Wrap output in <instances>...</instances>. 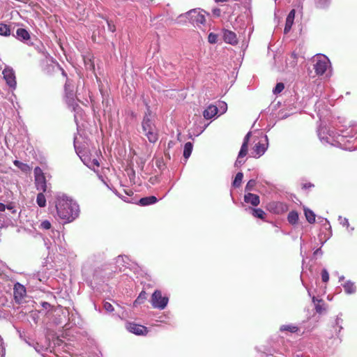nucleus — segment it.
<instances>
[{"instance_id": "nucleus-1", "label": "nucleus", "mask_w": 357, "mask_h": 357, "mask_svg": "<svg viewBox=\"0 0 357 357\" xmlns=\"http://www.w3.org/2000/svg\"><path fill=\"white\" fill-rule=\"evenodd\" d=\"M56 208L59 218L64 222H71L79 215V208L75 201L64 194L56 197Z\"/></svg>"}, {"instance_id": "nucleus-2", "label": "nucleus", "mask_w": 357, "mask_h": 357, "mask_svg": "<svg viewBox=\"0 0 357 357\" xmlns=\"http://www.w3.org/2000/svg\"><path fill=\"white\" fill-rule=\"evenodd\" d=\"M340 134L335 137L333 131L327 132L326 128H322L318 130V136L323 144H330L335 145L336 143L341 145L344 142V138H355L357 139V123H352L348 128H339Z\"/></svg>"}, {"instance_id": "nucleus-3", "label": "nucleus", "mask_w": 357, "mask_h": 357, "mask_svg": "<svg viewBox=\"0 0 357 357\" xmlns=\"http://www.w3.org/2000/svg\"><path fill=\"white\" fill-rule=\"evenodd\" d=\"M142 128L144 135L147 137L149 142L154 144L158 141V129L154 123V120L149 107L143 118Z\"/></svg>"}, {"instance_id": "nucleus-4", "label": "nucleus", "mask_w": 357, "mask_h": 357, "mask_svg": "<svg viewBox=\"0 0 357 357\" xmlns=\"http://www.w3.org/2000/svg\"><path fill=\"white\" fill-rule=\"evenodd\" d=\"M65 97L66 103L69 108L75 112L74 119L75 121L77 124L79 119L82 116V109L77 102V100L75 97L73 91V86H72L68 82L65 84Z\"/></svg>"}, {"instance_id": "nucleus-5", "label": "nucleus", "mask_w": 357, "mask_h": 357, "mask_svg": "<svg viewBox=\"0 0 357 357\" xmlns=\"http://www.w3.org/2000/svg\"><path fill=\"white\" fill-rule=\"evenodd\" d=\"M314 69L317 75H322L331 68L329 59L324 54H317L314 57Z\"/></svg>"}, {"instance_id": "nucleus-6", "label": "nucleus", "mask_w": 357, "mask_h": 357, "mask_svg": "<svg viewBox=\"0 0 357 357\" xmlns=\"http://www.w3.org/2000/svg\"><path fill=\"white\" fill-rule=\"evenodd\" d=\"M169 302V298L167 296H162V292L159 290H155L151 298V303L153 308L164 310Z\"/></svg>"}, {"instance_id": "nucleus-7", "label": "nucleus", "mask_w": 357, "mask_h": 357, "mask_svg": "<svg viewBox=\"0 0 357 357\" xmlns=\"http://www.w3.org/2000/svg\"><path fill=\"white\" fill-rule=\"evenodd\" d=\"M192 24L195 26H199L204 24L206 21L203 10L193 9L186 13Z\"/></svg>"}, {"instance_id": "nucleus-8", "label": "nucleus", "mask_w": 357, "mask_h": 357, "mask_svg": "<svg viewBox=\"0 0 357 357\" xmlns=\"http://www.w3.org/2000/svg\"><path fill=\"white\" fill-rule=\"evenodd\" d=\"M35 184L38 190L47 191V183L45 175L39 167L34 169Z\"/></svg>"}, {"instance_id": "nucleus-9", "label": "nucleus", "mask_w": 357, "mask_h": 357, "mask_svg": "<svg viewBox=\"0 0 357 357\" xmlns=\"http://www.w3.org/2000/svg\"><path fill=\"white\" fill-rule=\"evenodd\" d=\"M268 147V141L267 135L264 136V142H259L253 147L251 153L252 156L255 158H259L263 155Z\"/></svg>"}, {"instance_id": "nucleus-10", "label": "nucleus", "mask_w": 357, "mask_h": 357, "mask_svg": "<svg viewBox=\"0 0 357 357\" xmlns=\"http://www.w3.org/2000/svg\"><path fill=\"white\" fill-rule=\"evenodd\" d=\"M251 135V132H249L245 136L243 144L241 147L240 151L238 155V158L236 160L235 165L236 167L241 165L245 162V160L243 158L247 155L248 151V142L250 140V137Z\"/></svg>"}, {"instance_id": "nucleus-11", "label": "nucleus", "mask_w": 357, "mask_h": 357, "mask_svg": "<svg viewBox=\"0 0 357 357\" xmlns=\"http://www.w3.org/2000/svg\"><path fill=\"white\" fill-rule=\"evenodd\" d=\"M77 155H79L81 160L89 168L96 171V167H99L100 162L97 158H91V157L87 154L82 153L80 151L77 150Z\"/></svg>"}, {"instance_id": "nucleus-12", "label": "nucleus", "mask_w": 357, "mask_h": 357, "mask_svg": "<svg viewBox=\"0 0 357 357\" xmlns=\"http://www.w3.org/2000/svg\"><path fill=\"white\" fill-rule=\"evenodd\" d=\"M126 328L129 332L137 335H146L148 333L146 327L135 323H127Z\"/></svg>"}, {"instance_id": "nucleus-13", "label": "nucleus", "mask_w": 357, "mask_h": 357, "mask_svg": "<svg viewBox=\"0 0 357 357\" xmlns=\"http://www.w3.org/2000/svg\"><path fill=\"white\" fill-rule=\"evenodd\" d=\"M3 78L6 80L7 84L12 89L16 87V80L15 73L13 69L6 68L3 70Z\"/></svg>"}, {"instance_id": "nucleus-14", "label": "nucleus", "mask_w": 357, "mask_h": 357, "mask_svg": "<svg viewBox=\"0 0 357 357\" xmlns=\"http://www.w3.org/2000/svg\"><path fill=\"white\" fill-rule=\"evenodd\" d=\"M223 39L225 43L233 45L237 44L238 43L236 33L227 29L223 31Z\"/></svg>"}, {"instance_id": "nucleus-15", "label": "nucleus", "mask_w": 357, "mask_h": 357, "mask_svg": "<svg viewBox=\"0 0 357 357\" xmlns=\"http://www.w3.org/2000/svg\"><path fill=\"white\" fill-rule=\"evenodd\" d=\"M269 210L274 213L280 214L286 211L287 206L282 202H273L269 204Z\"/></svg>"}, {"instance_id": "nucleus-16", "label": "nucleus", "mask_w": 357, "mask_h": 357, "mask_svg": "<svg viewBox=\"0 0 357 357\" xmlns=\"http://www.w3.org/2000/svg\"><path fill=\"white\" fill-rule=\"evenodd\" d=\"M244 201L245 203L250 204L254 206H257L260 203L259 197L257 195L248 192L244 195Z\"/></svg>"}, {"instance_id": "nucleus-17", "label": "nucleus", "mask_w": 357, "mask_h": 357, "mask_svg": "<svg viewBox=\"0 0 357 357\" xmlns=\"http://www.w3.org/2000/svg\"><path fill=\"white\" fill-rule=\"evenodd\" d=\"M26 294L25 287L20 283L14 287V296L16 300H21Z\"/></svg>"}, {"instance_id": "nucleus-18", "label": "nucleus", "mask_w": 357, "mask_h": 357, "mask_svg": "<svg viewBox=\"0 0 357 357\" xmlns=\"http://www.w3.org/2000/svg\"><path fill=\"white\" fill-rule=\"evenodd\" d=\"M218 112V107L211 105L204 111L203 116L206 119H211L217 114Z\"/></svg>"}, {"instance_id": "nucleus-19", "label": "nucleus", "mask_w": 357, "mask_h": 357, "mask_svg": "<svg viewBox=\"0 0 357 357\" xmlns=\"http://www.w3.org/2000/svg\"><path fill=\"white\" fill-rule=\"evenodd\" d=\"M342 286L347 294H353L356 291L355 283L351 280H347Z\"/></svg>"}, {"instance_id": "nucleus-20", "label": "nucleus", "mask_w": 357, "mask_h": 357, "mask_svg": "<svg viewBox=\"0 0 357 357\" xmlns=\"http://www.w3.org/2000/svg\"><path fill=\"white\" fill-rule=\"evenodd\" d=\"M312 302L315 305L317 312L321 314L326 310L325 304L321 299L319 300L315 296H312Z\"/></svg>"}, {"instance_id": "nucleus-21", "label": "nucleus", "mask_w": 357, "mask_h": 357, "mask_svg": "<svg viewBox=\"0 0 357 357\" xmlns=\"http://www.w3.org/2000/svg\"><path fill=\"white\" fill-rule=\"evenodd\" d=\"M16 37L22 41H26L30 38V35L25 29L20 28L16 31Z\"/></svg>"}, {"instance_id": "nucleus-22", "label": "nucleus", "mask_w": 357, "mask_h": 357, "mask_svg": "<svg viewBox=\"0 0 357 357\" xmlns=\"http://www.w3.org/2000/svg\"><path fill=\"white\" fill-rule=\"evenodd\" d=\"M158 202L157 198L155 196H149L141 198L139 203L141 206H149L155 204Z\"/></svg>"}, {"instance_id": "nucleus-23", "label": "nucleus", "mask_w": 357, "mask_h": 357, "mask_svg": "<svg viewBox=\"0 0 357 357\" xmlns=\"http://www.w3.org/2000/svg\"><path fill=\"white\" fill-rule=\"evenodd\" d=\"M280 331H289L291 333H298L299 328L294 324L282 325L280 328Z\"/></svg>"}, {"instance_id": "nucleus-24", "label": "nucleus", "mask_w": 357, "mask_h": 357, "mask_svg": "<svg viewBox=\"0 0 357 357\" xmlns=\"http://www.w3.org/2000/svg\"><path fill=\"white\" fill-rule=\"evenodd\" d=\"M338 221L341 225L347 227V231L349 233L351 234L353 232V231L354 230V227H350L349 220L347 218H343L342 216L340 215L338 217Z\"/></svg>"}, {"instance_id": "nucleus-25", "label": "nucleus", "mask_w": 357, "mask_h": 357, "mask_svg": "<svg viewBox=\"0 0 357 357\" xmlns=\"http://www.w3.org/2000/svg\"><path fill=\"white\" fill-rule=\"evenodd\" d=\"M304 213L307 222L310 224L315 222V214L314 213L307 208H304Z\"/></svg>"}, {"instance_id": "nucleus-26", "label": "nucleus", "mask_w": 357, "mask_h": 357, "mask_svg": "<svg viewBox=\"0 0 357 357\" xmlns=\"http://www.w3.org/2000/svg\"><path fill=\"white\" fill-rule=\"evenodd\" d=\"M10 35V26L6 24L0 23V36L8 37Z\"/></svg>"}, {"instance_id": "nucleus-27", "label": "nucleus", "mask_w": 357, "mask_h": 357, "mask_svg": "<svg viewBox=\"0 0 357 357\" xmlns=\"http://www.w3.org/2000/svg\"><path fill=\"white\" fill-rule=\"evenodd\" d=\"M193 145L191 142H187L184 145L183 157L187 160L192 151Z\"/></svg>"}, {"instance_id": "nucleus-28", "label": "nucleus", "mask_w": 357, "mask_h": 357, "mask_svg": "<svg viewBox=\"0 0 357 357\" xmlns=\"http://www.w3.org/2000/svg\"><path fill=\"white\" fill-rule=\"evenodd\" d=\"M253 216L256 217V218H260L261 220L264 219L265 218V213L264 211L261 209V208H248Z\"/></svg>"}, {"instance_id": "nucleus-29", "label": "nucleus", "mask_w": 357, "mask_h": 357, "mask_svg": "<svg viewBox=\"0 0 357 357\" xmlns=\"http://www.w3.org/2000/svg\"><path fill=\"white\" fill-rule=\"evenodd\" d=\"M288 222L290 224L294 225L298 222V214L296 211H292L289 212L287 216Z\"/></svg>"}, {"instance_id": "nucleus-30", "label": "nucleus", "mask_w": 357, "mask_h": 357, "mask_svg": "<svg viewBox=\"0 0 357 357\" xmlns=\"http://www.w3.org/2000/svg\"><path fill=\"white\" fill-rule=\"evenodd\" d=\"M13 163L17 167L24 172H27L30 170L29 166L26 163H23L17 160H14Z\"/></svg>"}, {"instance_id": "nucleus-31", "label": "nucleus", "mask_w": 357, "mask_h": 357, "mask_svg": "<svg viewBox=\"0 0 357 357\" xmlns=\"http://www.w3.org/2000/svg\"><path fill=\"white\" fill-rule=\"evenodd\" d=\"M43 192H44L38 193L36 198L37 204L42 208L46 206V199Z\"/></svg>"}, {"instance_id": "nucleus-32", "label": "nucleus", "mask_w": 357, "mask_h": 357, "mask_svg": "<svg viewBox=\"0 0 357 357\" xmlns=\"http://www.w3.org/2000/svg\"><path fill=\"white\" fill-rule=\"evenodd\" d=\"M243 178V173H241V172L237 173L235 176V178L233 181V183H232L233 186L235 188H238L241 184Z\"/></svg>"}, {"instance_id": "nucleus-33", "label": "nucleus", "mask_w": 357, "mask_h": 357, "mask_svg": "<svg viewBox=\"0 0 357 357\" xmlns=\"http://www.w3.org/2000/svg\"><path fill=\"white\" fill-rule=\"evenodd\" d=\"M146 294L145 291H142L139 295L138 296V297L137 298V299L134 302V305H137V304H141L142 303L144 300L146 299Z\"/></svg>"}, {"instance_id": "nucleus-34", "label": "nucleus", "mask_w": 357, "mask_h": 357, "mask_svg": "<svg viewBox=\"0 0 357 357\" xmlns=\"http://www.w3.org/2000/svg\"><path fill=\"white\" fill-rule=\"evenodd\" d=\"M315 3L317 7L324 8L329 5L330 0H315Z\"/></svg>"}, {"instance_id": "nucleus-35", "label": "nucleus", "mask_w": 357, "mask_h": 357, "mask_svg": "<svg viewBox=\"0 0 357 357\" xmlns=\"http://www.w3.org/2000/svg\"><path fill=\"white\" fill-rule=\"evenodd\" d=\"M284 86L283 83H278L273 90L274 94H278L283 91Z\"/></svg>"}, {"instance_id": "nucleus-36", "label": "nucleus", "mask_w": 357, "mask_h": 357, "mask_svg": "<svg viewBox=\"0 0 357 357\" xmlns=\"http://www.w3.org/2000/svg\"><path fill=\"white\" fill-rule=\"evenodd\" d=\"M218 111H220V114H224L227 112V105L226 102H220L218 103Z\"/></svg>"}, {"instance_id": "nucleus-37", "label": "nucleus", "mask_w": 357, "mask_h": 357, "mask_svg": "<svg viewBox=\"0 0 357 357\" xmlns=\"http://www.w3.org/2000/svg\"><path fill=\"white\" fill-rule=\"evenodd\" d=\"M256 185V181L254 180V179H251L250 180L247 184H246V186H245V191H251L254 189V187Z\"/></svg>"}, {"instance_id": "nucleus-38", "label": "nucleus", "mask_w": 357, "mask_h": 357, "mask_svg": "<svg viewBox=\"0 0 357 357\" xmlns=\"http://www.w3.org/2000/svg\"><path fill=\"white\" fill-rule=\"evenodd\" d=\"M294 21L286 19L285 26L284 29V33H287L291 29Z\"/></svg>"}, {"instance_id": "nucleus-39", "label": "nucleus", "mask_w": 357, "mask_h": 357, "mask_svg": "<svg viewBox=\"0 0 357 357\" xmlns=\"http://www.w3.org/2000/svg\"><path fill=\"white\" fill-rule=\"evenodd\" d=\"M103 307L107 312H112L114 311V306L109 302L107 301L104 302Z\"/></svg>"}, {"instance_id": "nucleus-40", "label": "nucleus", "mask_w": 357, "mask_h": 357, "mask_svg": "<svg viewBox=\"0 0 357 357\" xmlns=\"http://www.w3.org/2000/svg\"><path fill=\"white\" fill-rule=\"evenodd\" d=\"M208 42L215 44L218 41V35L214 33H210L208 36Z\"/></svg>"}, {"instance_id": "nucleus-41", "label": "nucleus", "mask_w": 357, "mask_h": 357, "mask_svg": "<svg viewBox=\"0 0 357 357\" xmlns=\"http://www.w3.org/2000/svg\"><path fill=\"white\" fill-rule=\"evenodd\" d=\"M82 274L85 277L86 281L87 282L91 284L93 280H94V276H93V278H91L90 275H89L86 270H83Z\"/></svg>"}, {"instance_id": "nucleus-42", "label": "nucleus", "mask_w": 357, "mask_h": 357, "mask_svg": "<svg viewBox=\"0 0 357 357\" xmlns=\"http://www.w3.org/2000/svg\"><path fill=\"white\" fill-rule=\"evenodd\" d=\"M40 227L43 229H49L51 227V223L48 220H44L40 223Z\"/></svg>"}, {"instance_id": "nucleus-43", "label": "nucleus", "mask_w": 357, "mask_h": 357, "mask_svg": "<svg viewBox=\"0 0 357 357\" xmlns=\"http://www.w3.org/2000/svg\"><path fill=\"white\" fill-rule=\"evenodd\" d=\"M321 278L323 282H327L329 280V274L326 269H324L321 273Z\"/></svg>"}, {"instance_id": "nucleus-44", "label": "nucleus", "mask_w": 357, "mask_h": 357, "mask_svg": "<svg viewBox=\"0 0 357 357\" xmlns=\"http://www.w3.org/2000/svg\"><path fill=\"white\" fill-rule=\"evenodd\" d=\"M0 220L4 221L5 227L8 226L10 222V220L8 218H7L6 215L2 213H0Z\"/></svg>"}, {"instance_id": "nucleus-45", "label": "nucleus", "mask_w": 357, "mask_h": 357, "mask_svg": "<svg viewBox=\"0 0 357 357\" xmlns=\"http://www.w3.org/2000/svg\"><path fill=\"white\" fill-rule=\"evenodd\" d=\"M126 259V260L128 259V257H126V256H119L117 257V259H116V263L117 264H121V262H125Z\"/></svg>"}, {"instance_id": "nucleus-46", "label": "nucleus", "mask_w": 357, "mask_h": 357, "mask_svg": "<svg viewBox=\"0 0 357 357\" xmlns=\"http://www.w3.org/2000/svg\"><path fill=\"white\" fill-rule=\"evenodd\" d=\"M295 17V10H291L289 13L288 14L287 19L294 21Z\"/></svg>"}, {"instance_id": "nucleus-47", "label": "nucleus", "mask_w": 357, "mask_h": 357, "mask_svg": "<svg viewBox=\"0 0 357 357\" xmlns=\"http://www.w3.org/2000/svg\"><path fill=\"white\" fill-rule=\"evenodd\" d=\"M107 26H108V29L111 31V32H114L115 31V26L114 24H112L111 22H107Z\"/></svg>"}, {"instance_id": "nucleus-48", "label": "nucleus", "mask_w": 357, "mask_h": 357, "mask_svg": "<svg viewBox=\"0 0 357 357\" xmlns=\"http://www.w3.org/2000/svg\"><path fill=\"white\" fill-rule=\"evenodd\" d=\"M322 221H324V223H323L322 225L324 226H326V225L328 226V229L331 230V227L329 221L327 219H323Z\"/></svg>"}, {"instance_id": "nucleus-49", "label": "nucleus", "mask_w": 357, "mask_h": 357, "mask_svg": "<svg viewBox=\"0 0 357 357\" xmlns=\"http://www.w3.org/2000/svg\"><path fill=\"white\" fill-rule=\"evenodd\" d=\"M6 209V205L3 203H0V213L4 212Z\"/></svg>"}, {"instance_id": "nucleus-50", "label": "nucleus", "mask_w": 357, "mask_h": 357, "mask_svg": "<svg viewBox=\"0 0 357 357\" xmlns=\"http://www.w3.org/2000/svg\"><path fill=\"white\" fill-rule=\"evenodd\" d=\"M314 185L310 183H305L303 185V188H311V187H313Z\"/></svg>"}, {"instance_id": "nucleus-51", "label": "nucleus", "mask_w": 357, "mask_h": 357, "mask_svg": "<svg viewBox=\"0 0 357 357\" xmlns=\"http://www.w3.org/2000/svg\"><path fill=\"white\" fill-rule=\"evenodd\" d=\"M6 208L12 211L13 213L15 212V210L13 209V206L11 205H6Z\"/></svg>"}, {"instance_id": "nucleus-52", "label": "nucleus", "mask_w": 357, "mask_h": 357, "mask_svg": "<svg viewBox=\"0 0 357 357\" xmlns=\"http://www.w3.org/2000/svg\"><path fill=\"white\" fill-rule=\"evenodd\" d=\"M76 357H86V356H84L82 355H77ZM88 357H98V354H93L92 356H89Z\"/></svg>"}, {"instance_id": "nucleus-53", "label": "nucleus", "mask_w": 357, "mask_h": 357, "mask_svg": "<svg viewBox=\"0 0 357 357\" xmlns=\"http://www.w3.org/2000/svg\"><path fill=\"white\" fill-rule=\"evenodd\" d=\"M318 254H321V250L320 248L317 249V250L314 251V255H318Z\"/></svg>"}, {"instance_id": "nucleus-54", "label": "nucleus", "mask_w": 357, "mask_h": 357, "mask_svg": "<svg viewBox=\"0 0 357 357\" xmlns=\"http://www.w3.org/2000/svg\"><path fill=\"white\" fill-rule=\"evenodd\" d=\"M342 321V320L341 319H340V318H338V317H337V318L336 319V320H335V324H336L337 325H339Z\"/></svg>"}, {"instance_id": "nucleus-55", "label": "nucleus", "mask_w": 357, "mask_h": 357, "mask_svg": "<svg viewBox=\"0 0 357 357\" xmlns=\"http://www.w3.org/2000/svg\"><path fill=\"white\" fill-rule=\"evenodd\" d=\"M5 227V222L3 220H0V228Z\"/></svg>"}, {"instance_id": "nucleus-56", "label": "nucleus", "mask_w": 357, "mask_h": 357, "mask_svg": "<svg viewBox=\"0 0 357 357\" xmlns=\"http://www.w3.org/2000/svg\"><path fill=\"white\" fill-rule=\"evenodd\" d=\"M344 279V277L343 275H342V276H340V277L339 278V281H340V282H341V281H342Z\"/></svg>"}, {"instance_id": "nucleus-57", "label": "nucleus", "mask_w": 357, "mask_h": 357, "mask_svg": "<svg viewBox=\"0 0 357 357\" xmlns=\"http://www.w3.org/2000/svg\"><path fill=\"white\" fill-rule=\"evenodd\" d=\"M291 56H292L294 59H296V54H295L294 53H292Z\"/></svg>"}, {"instance_id": "nucleus-58", "label": "nucleus", "mask_w": 357, "mask_h": 357, "mask_svg": "<svg viewBox=\"0 0 357 357\" xmlns=\"http://www.w3.org/2000/svg\"><path fill=\"white\" fill-rule=\"evenodd\" d=\"M308 294H309V296H311L310 291H308Z\"/></svg>"}]
</instances>
